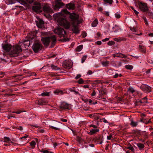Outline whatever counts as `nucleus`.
Segmentation results:
<instances>
[{
    "instance_id": "obj_16",
    "label": "nucleus",
    "mask_w": 153,
    "mask_h": 153,
    "mask_svg": "<svg viewBox=\"0 0 153 153\" xmlns=\"http://www.w3.org/2000/svg\"><path fill=\"white\" fill-rule=\"evenodd\" d=\"M73 27L72 29V31L74 33L76 34H78L79 33V31L78 29V27L75 25L72 24Z\"/></svg>"
},
{
    "instance_id": "obj_22",
    "label": "nucleus",
    "mask_w": 153,
    "mask_h": 153,
    "mask_svg": "<svg viewBox=\"0 0 153 153\" xmlns=\"http://www.w3.org/2000/svg\"><path fill=\"white\" fill-rule=\"evenodd\" d=\"M114 40L115 41L120 42L121 41H125L126 39L124 38H118L114 39Z\"/></svg>"
},
{
    "instance_id": "obj_62",
    "label": "nucleus",
    "mask_w": 153,
    "mask_h": 153,
    "mask_svg": "<svg viewBox=\"0 0 153 153\" xmlns=\"http://www.w3.org/2000/svg\"><path fill=\"white\" fill-rule=\"evenodd\" d=\"M27 2L30 4H32L33 2V0H27Z\"/></svg>"
},
{
    "instance_id": "obj_38",
    "label": "nucleus",
    "mask_w": 153,
    "mask_h": 153,
    "mask_svg": "<svg viewBox=\"0 0 153 153\" xmlns=\"http://www.w3.org/2000/svg\"><path fill=\"white\" fill-rule=\"evenodd\" d=\"M94 82L96 84H99L100 83L102 84L104 83L102 80H96L94 81Z\"/></svg>"
},
{
    "instance_id": "obj_10",
    "label": "nucleus",
    "mask_w": 153,
    "mask_h": 153,
    "mask_svg": "<svg viewBox=\"0 0 153 153\" xmlns=\"http://www.w3.org/2000/svg\"><path fill=\"white\" fill-rule=\"evenodd\" d=\"M61 110L65 109H70L71 108V105L68 104L65 102H62L59 106Z\"/></svg>"
},
{
    "instance_id": "obj_1",
    "label": "nucleus",
    "mask_w": 153,
    "mask_h": 153,
    "mask_svg": "<svg viewBox=\"0 0 153 153\" xmlns=\"http://www.w3.org/2000/svg\"><path fill=\"white\" fill-rule=\"evenodd\" d=\"M67 9H63L61 12L56 13L55 15V19L57 20L59 25L66 29L69 28L70 25L69 22L65 18V15L70 13Z\"/></svg>"
},
{
    "instance_id": "obj_50",
    "label": "nucleus",
    "mask_w": 153,
    "mask_h": 153,
    "mask_svg": "<svg viewBox=\"0 0 153 153\" xmlns=\"http://www.w3.org/2000/svg\"><path fill=\"white\" fill-rule=\"evenodd\" d=\"M16 2L18 1L21 4H23L25 3L24 0H16Z\"/></svg>"
},
{
    "instance_id": "obj_47",
    "label": "nucleus",
    "mask_w": 153,
    "mask_h": 153,
    "mask_svg": "<svg viewBox=\"0 0 153 153\" xmlns=\"http://www.w3.org/2000/svg\"><path fill=\"white\" fill-rule=\"evenodd\" d=\"M128 91H129L132 93H133L135 92V91L132 88H129Z\"/></svg>"
},
{
    "instance_id": "obj_60",
    "label": "nucleus",
    "mask_w": 153,
    "mask_h": 153,
    "mask_svg": "<svg viewBox=\"0 0 153 153\" xmlns=\"http://www.w3.org/2000/svg\"><path fill=\"white\" fill-rule=\"evenodd\" d=\"M148 15L151 16H153V13L152 12H149L148 13Z\"/></svg>"
},
{
    "instance_id": "obj_2",
    "label": "nucleus",
    "mask_w": 153,
    "mask_h": 153,
    "mask_svg": "<svg viewBox=\"0 0 153 153\" xmlns=\"http://www.w3.org/2000/svg\"><path fill=\"white\" fill-rule=\"evenodd\" d=\"M56 40V37L54 35L50 37H42L41 39L43 44L46 47L48 46L50 42L51 41V48L53 47L55 45Z\"/></svg>"
},
{
    "instance_id": "obj_52",
    "label": "nucleus",
    "mask_w": 153,
    "mask_h": 153,
    "mask_svg": "<svg viewBox=\"0 0 153 153\" xmlns=\"http://www.w3.org/2000/svg\"><path fill=\"white\" fill-rule=\"evenodd\" d=\"M41 35L42 36H45L48 34L47 32H41Z\"/></svg>"
},
{
    "instance_id": "obj_57",
    "label": "nucleus",
    "mask_w": 153,
    "mask_h": 153,
    "mask_svg": "<svg viewBox=\"0 0 153 153\" xmlns=\"http://www.w3.org/2000/svg\"><path fill=\"white\" fill-rule=\"evenodd\" d=\"M89 126L91 127H92L94 128H97V126L93 124H91Z\"/></svg>"
},
{
    "instance_id": "obj_41",
    "label": "nucleus",
    "mask_w": 153,
    "mask_h": 153,
    "mask_svg": "<svg viewBox=\"0 0 153 153\" xmlns=\"http://www.w3.org/2000/svg\"><path fill=\"white\" fill-rule=\"evenodd\" d=\"M36 142L34 141H32L30 143V146L33 147H35V145H36Z\"/></svg>"
},
{
    "instance_id": "obj_45",
    "label": "nucleus",
    "mask_w": 153,
    "mask_h": 153,
    "mask_svg": "<svg viewBox=\"0 0 153 153\" xmlns=\"http://www.w3.org/2000/svg\"><path fill=\"white\" fill-rule=\"evenodd\" d=\"M63 66L65 68H67L68 67H70L67 62H65V63H64L63 65Z\"/></svg>"
},
{
    "instance_id": "obj_51",
    "label": "nucleus",
    "mask_w": 153,
    "mask_h": 153,
    "mask_svg": "<svg viewBox=\"0 0 153 153\" xmlns=\"http://www.w3.org/2000/svg\"><path fill=\"white\" fill-rule=\"evenodd\" d=\"M115 16L116 18L117 19H119L120 17V15L119 14H117V13H115Z\"/></svg>"
},
{
    "instance_id": "obj_11",
    "label": "nucleus",
    "mask_w": 153,
    "mask_h": 153,
    "mask_svg": "<svg viewBox=\"0 0 153 153\" xmlns=\"http://www.w3.org/2000/svg\"><path fill=\"white\" fill-rule=\"evenodd\" d=\"M141 88L145 92H150L151 91V87L146 85L143 84L141 86Z\"/></svg>"
},
{
    "instance_id": "obj_24",
    "label": "nucleus",
    "mask_w": 153,
    "mask_h": 153,
    "mask_svg": "<svg viewBox=\"0 0 153 153\" xmlns=\"http://www.w3.org/2000/svg\"><path fill=\"white\" fill-rule=\"evenodd\" d=\"M137 124L138 122H135L133 120H131L130 124L132 127H136L137 126Z\"/></svg>"
},
{
    "instance_id": "obj_19",
    "label": "nucleus",
    "mask_w": 153,
    "mask_h": 153,
    "mask_svg": "<svg viewBox=\"0 0 153 153\" xmlns=\"http://www.w3.org/2000/svg\"><path fill=\"white\" fill-rule=\"evenodd\" d=\"M67 8L69 10L74 9V5L71 3L67 4L66 5Z\"/></svg>"
},
{
    "instance_id": "obj_21",
    "label": "nucleus",
    "mask_w": 153,
    "mask_h": 153,
    "mask_svg": "<svg viewBox=\"0 0 153 153\" xmlns=\"http://www.w3.org/2000/svg\"><path fill=\"white\" fill-rule=\"evenodd\" d=\"M98 24V21L97 19H96L91 24V25L92 27H94L96 26Z\"/></svg>"
},
{
    "instance_id": "obj_56",
    "label": "nucleus",
    "mask_w": 153,
    "mask_h": 153,
    "mask_svg": "<svg viewBox=\"0 0 153 153\" xmlns=\"http://www.w3.org/2000/svg\"><path fill=\"white\" fill-rule=\"evenodd\" d=\"M42 152H43V153H53L52 152H49V151L47 150H44Z\"/></svg>"
},
{
    "instance_id": "obj_31",
    "label": "nucleus",
    "mask_w": 153,
    "mask_h": 153,
    "mask_svg": "<svg viewBox=\"0 0 153 153\" xmlns=\"http://www.w3.org/2000/svg\"><path fill=\"white\" fill-rule=\"evenodd\" d=\"M50 95V92H44L42 93L40 95L42 96H48Z\"/></svg>"
},
{
    "instance_id": "obj_33",
    "label": "nucleus",
    "mask_w": 153,
    "mask_h": 153,
    "mask_svg": "<svg viewBox=\"0 0 153 153\" xmlns=\"http://www.w3.org/2000/svg\"><path fill=\"white\" fill-rule=\"evenodd\" d=\"M54 93L56 94H58L59 93H60L61 94H63V91L62 90H59L58 89L54 91Z\"/></svg>"
},
{
    "instance_id": "obj_13",
    "label": "nucleus",
    "mask_w": 153,
    "mask_h": 153,
    "mask_svg": "<svg viewBox=\"0 0 153 153\" xmlns=\"http://www.w3.org/2000/svg\"><path fill=\"white\" fill-rule=\"evenodd\" d=\"M19 44L21 45V46H22V47L24 45L25 48H26L27 47L29 46L30 45V42L27 40H25L22 41V42H19Z\"/></svg>"
},
{
    "instance_id": "obj_9",
    "label": "nucleus",
    "mask_w": 153,
    "mask_h": 153,
    "mask_svg": "<svg viewBox=\"0 0 153 153\" xmlns=\"http://www.w3.org/2000/svg\"><path fill=\"white\" fill-rule=\"evenodd\" d=\"M139 8L142 11L147 12L149 10L147 4L146 3L140 2L139 4Z\"/></svg>"
},
{
    "instance_id": "obj_29",
    "label": "nucleus",
    "mask_w": 153,
    "mask_h": 153,
    "mask_svg": "<svg viewBox=\"0 0 153 153\" xmlns=\"http://www.w3.org/2000/svg\"><path fill=\"white\" fill-rule=\"evenodd\" d=\"M100 137H97L94 139V141L95 142H97V143H99L100 144H101L102 143V141H101L99 143V140L100 139Z\"/></svg>"
},
{
    "instance_id": "obj_14",
    "label": "nucleus",
    "mask_w": 153,
    "mask_h": 153,
    "mask_svg": "<svg viewBox=\"0 0 153 153\" xmlns=\"http://www.w3.org/2000/svg\"><path fill=\"white\" fill-rule=\"evenodd\" d=\"M70 14V18L74 20H78L79 18V16L78 14L74 13H70L68 14Z\"/></svg>"
},
{
    "instance_id": "obj_18",
    "label": "nucleus",
    "mask_w": 153,
    "mask_h": 153,
    "mask_svg": "<svg viewBox=\"0 0 153 153\" xmlns=\"http://www.w3.org/2000/svg\"><path fill=\"white\" fill-rule=\"evenodd\" d=\"M47 102L45 100L42 99H39L38 101L37 104L39 105H46Z\"/></svg>"
},
{
    "instance_id": "obj_30",
    "label": "nucleus",
    "mask_w": 153,
    "mask_h": 153,
    "mask_svg": "<svg viewBox=\"0 0 153 153\" xmlns=\"http://www.w3.org/2000/svg\"><path fill=\"white\" fill-rule=\"evenodd\" d=\"M51 67L52 69L53 70H58L59 68L56 66H55L53 65H51Z\"/></svg>"
},
{
    "instance_id": "obj_36",
    "label": "nucleus",
    "mask_w": 153,
    "mask_h": 153,
    "mask_svg": "<svg viewBox=\"0 0 153 153\" xmlns=\"http://www.w3.org/2000/svg\"><path fill=\"white\" fill-rule=\"evenodd\" d=\"M99 114H94V119L95 120H98L99 118V117L98 116V115Z\"/></svg>"
},
{
    "instance_id": "obj_44",
    "label": "nucleus",
    "mask_w": 153,
    "mask_h": 153,
    "mask_svg": "<svg viewBox=\"0 0 153 153\" xmlns=\"http://www.w3.org/2000/svg\"><path fill=\"white\" fill-rule=\"evenodd\" d=\"M81 36L83 38H84L87 36V33L86 32H83L81 34Z\"/></svg>"
},
{
    "instance_id": "obj_55",
    "label": "nucleus",
    "mask_w": 153,
    "mask_h": 153,
    "mask_svg": "<svg viewBox=\"0 0 153 153\" xmlns=\"http://www.w3.org/2000/svg\"><path fill=\"white\" fill-rule=\"evenodd\" d=\"M112 137V135L111 134L109 136H107V139L108 140H110Z\"/></svg>"
},
{
    "instance_id": "obj_6",
    "label": "nucleus",
    "mask_w": 153,
    "mask_h": 153,
    "mask_svg": "<svg viewBox=\"0 0 153 153\" xmlns=\"http://www.w3.org/2000/svg\"><path fill=\"white\" fill-rule=\"evenodd\" d=\"M42 47V45L41 43L37 42H35L32 46V48L34 52L36 53L41 50Z\"/></svg>"
},
{
    "instance_id": "obj_15",
    "label": "nucleus",
    "mask_w": 153,
    "mask_h": 153,
    "mask_svg": "<svg viewBox=\"0 0 153 153\" xmlns=\"http://www.w3.org/2000/svg\"><path fill=\"white\" fill-rule=\"evenodd\" d=\"M36 22L37 26L39 28H42L44 25V21L42 19H39L38 21H36Z\"/></svg>"
},
{
    "instance_id": "obj_4",
    "label": "nucleus",
    "mask_w": 153,
    "mask_h": 153,
    "mask_svg": "<svg viewBox=\"0 0 153 153\" xmlns=\"http://www.w3.org/2000/svg\"><path fill=\"white\" fill-rule=\"evenodd\" d=\"M54 4L53 7V9L54 10L56 11L65 5L61 0H55Z\"/></svg>"
},
{
    "instance_id": "obj_39",
    "label": "nucleus",
    "mask_w": 153,
    "mask_h": 153,
    "mask_svg": "<svg viewBox=\"0 0 153 153\" xmlns=\"http://www.w3.org/2000/svg\"><path fill=\"white\" fill-rule=\"evenodd\" d=\"M127 149L131 150L132 152H134V148L131 145L127 147Z\"/></svg>"
},
{
    "instance_id": "obj_12",
    "label": "nucleus",
    "mask_w": 153,
    "mask_h": 153,
    "mask_svg": "<svg viewBox=\"0 0 153 153\" xmlns=\"http://www.w3.org/2000/svg\"><path fill=\"white\" fill-rule=\"evenodd\" d=\"M2 46L3 49L7 52H9L12 48V46L9 44H2Z\"/></svg>"
},
{
    "instance_id": "obj_61",
    "label": "nucleus",
    "mask_w": 153,
    "mask_h": 153,
    "mask_svg": "<svg viewBox=\"0 0 153 153\" xmlns=\"http://www.w3.org/2000/svg\"><path fill=\"white\" fill-rule=\"evenodd\" d=\"M81 76V75L79 74H78L76 76V77H75V79H77L79 78Z\"/></svg>"
},
{
    "instance_id": "obj_37",
    "label": "nucleus",
    "mask_w": 153,
    "mask_h": 153,
    "mask_svg": "<svg viewBox=\"0 0 153 153\" xmlns=\"http://www.w3.org/2000/svg\"><path fill=\"white\" fill-rule=\"evenodd\" d=\"M104 2L106 3L109 4H111L113 3V0H103Z\"/></svg>"
},
{
    "instance_id": "obj_63",
    "label": "nucleus",
    "mask_w": 153,
    "mask_h": 153,
    "mask_svg": "<svg viewBox=\"0 0 153 153\" xmlns=\"http://www.w3.org/2000/svg\"><path fill=\"white\" fill-rule=\"evenodd\" d=\"M93 73V72L91 70H89L87 72V74L88 75L91 74Z\"/></svg>"
},
{
    "instance_id": "obj_5",
    "label": "nucleus",
    "mask_w": 153,
    "mask_h": 153,
    "mask_svg": "<svg viewBox=\"0 0 153 153\" xmlns=\"http://www.w3.org/2000/svg\"><path fill=\"white\" fill-rule=\"evenodd\" d=\"M34 6L32 7V10L34 12L39 13L42 12V6L39 2L35 1L34 2Z\"/></svg>"
},
{
    "instance_id": "obj_53",
    "label": "nucleus",
    "mask_w": 153,
    "mask_h": 153,
    "mask_svg": "<svg viewBox=\"0 0 153 153\" xmlns=\"http://www.w3.org/2000/svg\"><path fill=\"white\" fill-rule=\"evenodd\" d=\"M14 94H4V96H11L14 95Z\"/></svg>"
},
{
    "instance_id": "obj_32",
    "label": "nucleus",
    "mask_w": 153,
    "mask_h": 153,
    "mask_svg": "<svg viewBox=\"0 0 153 153\" xmlns=\"http://www.w3.org/2000/svg\"><path fill=\"white\" fill-rule=\"evenodd\" d=\"M8 3L7 4H12L16 2V0H7Z\"/></svg>"
},
{
    "instance_id": "obj_35",
    "label": "nucleus",
    "mask_w": 153,
    "mask_h": 153,
    "mask_svg": "<svg viewBox=\"0 0 153 153\" xmlns=\"http://www.w3.org/2000/svg\"><path fill=\"white\" fill-rule=\"evenodd\" d=\"M4 142H7L10 141V139L8 137H4Z\"/></svg>"
},
{
    "instance_id": "obj_43",
    "label": "nucleus",
    "mask_w": 153,
    "mask_h": 153,
    "mask_svg": "<svg viewBox=\"0 0 153 153\" xmlns=\"http://www.w3.org/2000/svg\"><path fill=\"white\" fill-rule=\"evenodd\" d=\"M77 82L80 84H82L84 83V81L82 79L80 78L77 81Z\"/></svg>"
},
{
    "instance_id": "obj_28",
    "label": "nucleus",
    "mask_w": 153,
    "mask_h": 153,
    "mask_svg": "<svg viewBox=\"0 0 153 153\" xmlns=\"http://www.w3.org/2000/svg\"><path fill=\"white\" fill-rule=\"evenodd\" d=\"M83 48V45H80L76 48V51H80Z\"/></svg>"
},
{
    "instance_id": "obj_40",
    "label": "nucleus",
    "mask_w": 153,
    "mask_h": 153,
    "mask_svg": "<svg viewBox=\"0 0 153 153\" xmlns=\"http://www.w3.org/2000/svg\"><path fill=\"white\" fill-rule=\"evenodd\" d=\"M115 42L113 41H110L108 42L107 44L108 45H114Z\"/></svg>"
},
{
    "instance_id": "obj_59",
    "label": "nucleus",
    "mask_w": 153,
    "mask_h": 153,
    "mask_svg": "<svg viewBox=\"0 0 153 153\" xmlns=\"http://www.w3.org/2000/svg\"><path fill=\"white\" fill-rule=\"evenodd\" d=\"M143 19H144V22H145V24L146 25H148V22H147V19H146V18L145 17H144L143 18Z\"/></svg>"
},
{
    "instance_id": "obj_20",
    "label": "nucleus",
    "mask_w": 153,
    "mask_h": 153,
    "mask_svg": "<svg viewBox=\"0 0 153 153\" xmlns=\"http://www.w3.org/2000/svg\"><path fill=\"white\" fill-rule=\"evenodd\" d=\"M99 129H92L90 130V132L88 133V134L90 135H93L96 133L97 132H99Z\"/></svg>"
},
{
    "instance_id": "obj_27",
    "label": "nucleus",
    "mask_w": 153,
    "mask_h": 153,
    "mask_svg": "<svg viewBox=\"0 0 153 153\" xmlns=\"http://www.w3.org/2000/svg\"><path fill=\"white\" fill-rule=\"evenodd\" d=\"M147 98L146 97H145L144 98H142L141 100L140 101V102L141 103H147Z\"/></svg>"
},
{
    "instance_id": "obj_23",
    "label": "nucleus",
    "mask_w": 153,
    "mask_h": 153,
    "mask_svg": "<svg viewBox=\"0 0 153 153\" xmlns=\"http://www.w3.org/2000/svg\"><path fill=\"white\" fill-rule=\"evenodd\" d=\"M117 56L118 57H121L126 58L127 57V56L121 53H117Z\"/></svg>"
},
{
    "instance_id": "obj_64",
    "label": "nucleus",
    "mask_w": 153,
    "mask_h": 153,
    "mask_svg": "<svg viewBox=\"0 0 153 153\" xmlns=\"http://www.w3.org/2000/svg\"><path fill=\"white\" fill-rule=\"evenodd\" d=\"M109 38H105V39H103L102 41V42H105V41H108L109 40Z\"/></svg>"
},
{
    "instance_id": "obj_49",
    "label": "nucleus",
    "mask_w": 153,
    "mask_h": 153,
    "mask_svg": "<svg viewBox=\"0 0 153 153\" xmlns=\"http://www.w3.org/2000/svg\"><path fill=\"white\" fill-rule=\"evenodd\" d=\"M49 127L50 128L54 129L55 130H59V128H58L54 127L53 126H50Z\"/></svg>"
},
{
    "instance_id": "obj_26",
    "label": "nucleus",
    "mask_w": 153,
    "mask_h": 153,
    "mask_svg": "<svg viewBox=\"0 0 153 153\" xmlns=\"http://www.w3.org/2000/svg\"><path fill=\"white\" fill-rule=\"evenodd\" d=\"M102 65L106 67L108 66L109 64V62L108 61H106L105 62H101Z\"/></svg>"
},
{
    "instance_id": "obj_48",
    "label": "nucleus",
    "mask_w": 153,
    "mask_h": 153,
    "mask_svg": "<svg viewBox=\"0 0 153 153\" xmlns=\"http://www.w3.org/2000/svg\"><path fill=\"white\" fill-rule=\"evenodd\" d=\"M131 8L132 9V10H133L134 13L136 15H137L138 14L139 12H138L137 11L135 10L133 7H131Z\"/></svg>"
},
{
    "instance_id": "obj_3",
    "label": "nucleus",
    "mask_w": 153,
    "mask_h": 153,
    "mask_svg": "<svg viewBox=\"0 0 153 153\" xmlns=\"http://www.w3.org/2000/svg\"><path fill=\"white\" fill-rule=\"evenodd\" d=\"M22 51V49L20 45H16L14 46L13 50L11 51L10 53V56L11 57L17 56Z\"/></svg>"
},
{
    "instance_id": "obj_42",
    "label": "nucleus",
    "mask_w": 153,
    "mask_h": 153,
    "mask_svg": "<svg viewBox=\"0 0 153 153\" xmlns=\"http://www.w3.org/2000/svg\"><path fill=\"white\" fill-rule=\"evenodd\" d=\"M87 57V56L86 55L82 57V63H83L84 62V61L86 59Z\"/></svg>"
},
{
    "instance_id": "obj_7",
    "label": "nucleus",
    "mask_w": 153,
    "mask_h": 153,
    "mask_svg": "<svg viewBox=\"0 0 153 153\" xmlns=\"http://www.w3.org/2000/svg\"><path fill=\"white\" fill-rule=\"evenodd\" d=\"M54 33L56 34H57L61 37H65V35L66 34V32L61 27H58L54 29Z\"/></svg>"
},
{
    "instance_id": "obj_17",
    "label": "nucleus",
    "mask_w": 153,
    "mask_h": 153,
    "mask_svg": "<svg viewBox=\"0 0 153 153\" xmlns=\"http://www.w3.org/2000/svg\"><path fill=\"white\" fill-rule=\"evenodd\" d=\"M139 49L140 52L144 53H146V51L145 46L142 45L140 44L139 46Z\"/></svg>"
},
{
    "instance_id": "obj_8",
    "label": "nucleus",
    "mask_w": 153,
    "mask_h": 153,
    "mask_svg": "<svg viewBox=\"0 0 153 153\" xmlns=\"http://www.w3.org/2000/svg\"><path fill=\"white\" fill-rule=\"evenodd\" d=\"M43 10L48 13H51L52 12V10L51 9L49 4H45L42 7Z\"/></svg>"
},
{
    "instance_id": "obj_25",
    "label": "nucleus",
    "mask_w": 153,
    "mask_h": 153,
    "mask_svg": "<svg viewBox=\"0 0 153 153\" xmlns=\"http://www.w3.org/2000/svg\"><path fill=\"white\" fill-rule=\"evenodd\" d=\"M137 146L138 147L139 149L140 150H141L143 149L144 147V146L143 144L141 143H138L137 144Z\"/></svg>"
},
{
    "instance_id": "obj_54",
    "label": "nucleus",
    "mask_w": 153,
    "mask_h": 153,
    "mask_svg": "<svg viewBox=\"0 0 153 153\" xmlns=\"http://www.w3.org/2000/svg\"><path fill=\"white\" fill-rule=\"evenodd\" d=\"M28 135H25L24 136L20 138V139H24L25 140L28 137Z\"/></svg>"
},
{
    "instance_id": "obj_58",
    "label": "nucleus",
    "mask_w": 153,
    "mask_h": 153,
    "mask_svg": "<svg viewBox=\"0 0 153 153\" xmlns=\"http://www.w3.org/2000/svg\"><path fill=\"white\" fill-rule=\"evenodd\" d=\"M96 94V92L94 90L93 91L92 93V94H91V95L92 96H94Z\"/></svg>"
},
{
    "instance_id": "obj_46",
    "label": "nucleus",
    "mask_w": 153,
    "mask_h": 153,
    "mask_svg": "<svg viewBox=\"0 0 153 153\" xmlns=\"http://www.w3.org/2000/svg\"><path fill=\"white\" fill-rule=\"evenodd\" d=\"M60 123H59L57 121H54L53 122V123L54 124L53 126H57Z\"/></svg>"
},
{
    "instance_id": "obj_34",
    "label": "nucleus",
    "mask_w": 153,
    "mask_h": 153,
    "mask_svg": "<svg viewBox=\"0 0 153 153\" xmlns=\"http://www.w3.org/2000/svg\"><path fill=\"white\" fill-rule=\"evenodd\" d=\"M125 67L126 69L129 70H131L133 68V66L130 65H126Z\"/></svg>"
}]
</instances>
